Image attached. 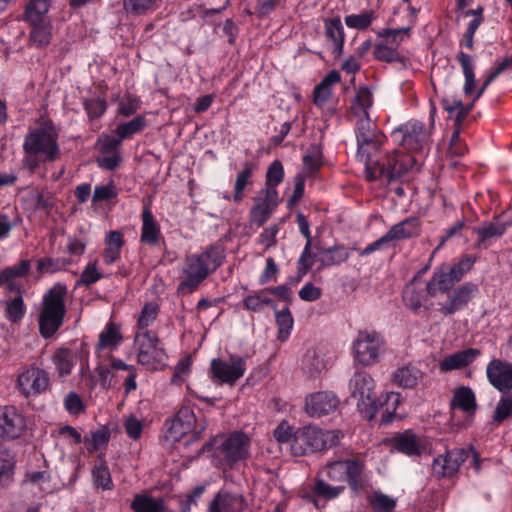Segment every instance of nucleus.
<instances>
[{"label": "nucleus", "instance_id": "obj_44", "mask_svg": "<svg viewBox=\"0 0 512 512\" xmlns=\"http://www.w3.org/2000/svg\"><path fill=\"white\" fill-rule=\"evenodd\" d=\"M320 254V267L340 264L349 256L347 249L340 246H334L327 249L321 248Z\"/></svg>", "mask_w": 512, "mask_h": 512}, {"label": "nucleus", "instance_id": "obj_2", "mask_svg": "<svg viewBox=\"0 0 512 512\" xmlns=\"http://www.w3.org/2000/svg\"><path fill=\"white\" fill-rule=\"evenodd\" d=\"M224 258V249L219 245L210 246L200 254L186 256L182 269L186 279L180 282L177 292L180 293L184 289L192 292L197 289L210 273L222 265Z\"/></svg>", "mask_w": 512, "mask_h": 512}, {"label": "nucleus", "instance_id": "obj_11", "mask_svg": "<svg viewBox=\"0 0 512 512\" xmlns=\"http://www.w3.org/2000/svg\"><path fill=\"white\" fill-rule=\"evenodd\" d=\"M346 489L342 484H328L321 475L313 480L310 491L304 492L302 498L320 510L325 508L326 502L337 498Z\"/></svg>", "mask_w": 512, "mask_h": 512}, {"label": "nucleus", "instance_id": "obj_46", "mask_svg": "<svg viewBox=\"0 0 512 512\" xmlns=\"http://www.w3.org/2000/svg\"><path fill=\"white\" fill-rule=\"evenodd\" d=\"M284 169L279 160H274L268 167L266 172L265 188L261 190L277 191L276 187L283 181Z\"/></svg>", "mask_w": 512, "mask_h": 512}, {"label": "nucleus", "instance_id": "obj_47", "mask_svg": "<svg viewBox=\"0 0 512 512\" xmlns=\"http://www.w3.org/2000/svg\"><path fill=\"white\" fill-rule=\"evenodd\" d=\"M255 165L252 162H245L244 169L238 173L234 185V201L240 202L243 199V191L253 174Z\"/></svg>", "mask_w": 512, "mask_h": 512}, {"label": "nucleus", "instance_id": "obj_60", "mask_svg": "<svg viewBox=\"0 0 512 512\" xmlns=\"http://www.w3.org/2000/svg\"><path fill=\"white\" fill-rule=\"evenodd\" d=\"M139 107V100L132 95H128L126 101L120 103L118 108V114L121 116L129 117L136 113Z\"/></svg>", "mask_w": 512, "mask_h": 512}, {"label": "nucleus", "instance_id": "obj_64", "mask_svg": "<svg viewBox=\"0 0 512 512\" xmlns=\"http://www.w3.org/2000/svg\"><path fill=\"white\" fill-rule=\"evenodd\" d=\"M279 268L272 257L266 259V267L259 278V283L264 285L272 279H276Z\"/></svg>", "mask_w": 512, "mask_h": 512}, {"label": "nucleus", "instance_id": "obj_13", "mask_svg": "<svg viewBox=\"0 0 512 512\" xmlns=\"http://www.w3.org/2000/svg\"><path fill=\"white\" fill-rule=\"evenodd\" d=\"M49 386L48 372L37 367L28 368L17 379V387L26 398L44 393Z\"/></svg>", "mask_w": 512, "mask_h": 512}, {"label": "nucleus", "instance_id": "obj_38", "mask_svg": "<svg viewBox=\"0 0 512 512\" xmlns=\"http://www.w3.org/2000/svg\"><path fill=\"white\" fill-rule=\"evenodd\" d=\"M51 0H30L23 14V19L27 23L41 22V20H50L48 11Z\"/></svg>", "mask_w": 512, "mask_h": 512}, {"label": "nucleus", "instance_id": "obj_21", "mask_svg": "<svg viewBox=\"0 0 512 512\" xmlns=\"http://www.w3.org/2000/svg\"><path fill=\"white\" fill-rule=\"evenodd\" d=\"M196 423V416L190 407H181L176 415L167 420V438L173 441H179L183 436L187 435L194 424Z\"/></svg>", "mask_w": 512, "mask_h": 512}, {"label": "nucleus", "instance_id": "obj_25", "mask_svg": "<svg viewBox=\"0 0 512 512\" xmlns=\"http://www.w3.org/2000/svg\"><path fill=\"white\" fill-rule=\"evenodd\" d=\"M392 441L394 449L407 456H420L424 449L419 437L411 430L397 433Z\"/></svg>", "mask_w": 512, "mask_h": 512}, {"label": "nucleus", "instance_id": "obj_5", "mask_svg": "<svg viewBox=\"0 0 512 512\" xmlns=\"http://www.w3.org/2000/svg\"><path fill=\"white\" fill-rule=\"evenodd\" d=\"M338 431H324L314 426L297 429L293 434L291 452L303 456L330 449L339 443Z\"/></svg>", "mask_w": 512, "mask_h": 512}, {"label": "nucleus", "instance_id": "obj_8", "mask_svg": "<svg viewBox=\"0 0 512 512\" xmlns=\"http://www.w3.org/2000/svg\"><path fill=\"white\" fill-rule=\"evenodd\" d=\"M135 342L138 344V363L156 369L165 365L168 355L156 332L146 330L142 334H136Z\"/></svg>", "mask_w": 512, "mask_h": 512}, {"label": "nucleus", "instance_id": "obj_30", "mask_svg": "<svg viewBox=\"0 0 512 512\" xmlns=\"http://www.w3.org/2000/svg\"><path fill=\"white\" fill-rule=\"evenodd\" d=\"M160 235V227L156 222L152 211L148 206H145L142 211L141 242L154 246L158 243Z\"/></svg>", "mask_w": 512, "mask_h": 512}, {"label": "nucleus", "instance_id": "obj_39", "mask_svg": "<svg viewBox=\"0 0 512 512\" xmlns=\"http://www.w3.org/2000/svg\"><path fill=\"white\" fill-rule=\"evenodd\" d=\"M404 305L410 311L418 313L423 306V302L427 300V294L424 289L417 288L415 284L408 283L402 292Z\"/></svg>", "mask_w": 512, "mask_h": 512}, {"label": "nucleus", "instance_id": "obj_41", "mask_svg": "<svg viewBox=\"0 0 512 512\" xmlns=\"http://www.w3.org/2000/svg\"><path fill=\"white\" fill-rule=\"evenodd\" d=\"M52 362L60 377H66L71 374L73 368V353L68 348H59L52 356Z\"/></svg>", "mask_w": 512, "mask_h": 512}, {"label": "nucleus", "instance_id": "obj_63", "mask_svg": "<svg viewBox=\"0 0 512 512\" xmlns=\"http://www.w3.org/2000/svg\"><path fill=\"white\" fill-rule=\"evenodd\" d=\"M293 434L292 428L286 421H282L273 432L274 438L280 443L292 444Z\"/></svg>", "mask_w": 512, "mask_h": 512}, {"label": "nucleus", "instance_id": "obj_18", "mask_svg": "<svg viewBox=\"0 0 512 512\" xmlns=\"http://www.w3.org/2000/svg\"><path fill=\"white\" fill-rule=\"evenodd\" d=\"M339 403L333 392L320 391L306 396L305 411L310 417H322L335 411Z\"/></svg>", "mask_w": 512, "mask_h": 512}, {"label": "nucleus", "instance_id": "obj_56", "mask_svg": "<svg viewBox=\"0 0 512 512\" xmlns=\"http://www.w3.org/2000/svg\"><path fill=\"white\" fill-rule=\"evenodd\" d=\"M64 407L71 415H78L85 411V405L76 392H69L64 399Z\"/></svg>", "mask_w": 512, "mask_h": 512}, {"label": "nucleus", "instance_id": "obj_54", "mask_svg": "<svg viewBox=\"0 0 512 512\" xmlns=\"http://www.w3.org/2000/svg\"><path fill=\"white\" fill-rule=\"evenodd\" d=\"M390 401H392V403H391L392 409H390L389 407L386 408V410L384 411V413L381 416V420H380V424L381 425H385L386 426V425H389V424H391L393 422L394 418L396 417L397 406L401 402L400 394L399 393H394V392H391L390 394H387L386 399L383 402V405L384 404L389 405Z\"/></svg>", "mask_w": 512, "mask_h": 512}, {"label": "nucleus", "instance_id": "obj_62", "mask_svg": "<svg viewBox=\"0 0 512 512\" xmlns=\"http://www.w3.org/2000/svg\"><path fill=\"white\" fill-rule=\"evenodd\" d=\"M125 431L127 435L133 439L137 440L140 438L143 430L142 423L134 416H130L126 419L124 423Z\"/></svg>", "mask_w": 512, "mask_h": 512}, {"label": "nucleus", "instance_id": "obj_52", "mask_svg": "<svg viewBox=\"0 0 512 512\" xmlns=\"http://www.w3.org/2000/svg\"><path fill=\"white\" fill-rule=\"evenodd\" d=\"M322 158L323 154L321 146L318 144H311L307 153L303 156V164L309 171L315 172L322 166Z\"/></svg>", "mask_w": 512, "mask_h": 512}, {"label": "nucleus", "instance_id": "obj_35", "mask_svg": "<svg viewBox=\"0 0 512 512\" xmlns=\"http://www.w3.org/2000/svg\"><path fill=\"white\" fill-rule=\"evenodd\" d=\"M422 377V372L414 366H403L392 374V382L404 389L414 388Z\"/></svg>", "mask_w": 512, "mask_h": 512}, {"label": "nucleus", "instance_id": "obj_45", "mask_svg": "<svg viewBox=\"0 0 512 512\" xmlns=\"http://www.w3.org/2000/svg\"><path fill=\"white\" fill-rule=\"evenodd\" d=\"M146 126V118L138 115L128 122L120 123L115 129V134L122 140L129 139L134 134L141 132Z\"/></svg>", "mask_w": 512, "mask_h": 512}, {"label": "nucleus", "instance_id": "obj_51", "mask_svg": "<svg viewBox=\"0 0 512 512\" xmlns=\"http://www.w3.org/2000/svg\"><path fill=\"white\" fill-rule=\"evenodd\" d=\"M26 307L22 296H17L6 302L5 315L13 323L19 322L25 315Z\"/></svg>", "mask_w": 512, "mask_h": 512}, {"label": "nucleus", "instance_id": "obj_12", "mask_svg": "<svg viewBox=\"0 0 512 512\" xmlns=\"http://www.w3.org/2000/svg\"><path fill=\"white\" fill-rule=\"evenodd\" d=\"M25 428V418L14 406H0V443L18 439Z\"/></svg>", "mask_w": 512, "mask_h": 512}, {"label": "nucleus", "instance_id": "obj_16", "mask_svg": "<svg viewBox=\"0 0 512 512\" xmlns=\"http://www.w3.org/2000/svg\"><path fill=\"white\" fill-rule=\"evenodd\" d=\"M476 262V256L464 255L457 262L453 264L443 263L437 267L442 279L439 281L442 284V288L451 289L455 283L462 280L464 275L469 272L474 263Z\"/></svg>", "mask_w": 512, "mask_h": 512}, {"label": "nucleus", "instance_id": "obj_42", "mask_svg": "<svg viewBox=\"0 0 512 512\" xmlns=\"http://www.w3.org/2000/svg\"><path fill=\"white\" fill-rule=\"evenodd\" d=\"M122 339V334L120 333L119 328L116 326V324L113 322H109L105 326V329L99 335L97 349L102 350L107 347L114 349L120 344Z\"/></svg>", "mask_w": 512, "mask_h": 512}, {"label": "nucleus", "instance_id": "obj_58", "mask_svg": "<svg viewBox=\"0 0 512 512\" xmlns=\"http://www.w3.org/2000/svg\"><path fill=\"white\" fill-rule=\"evenodd\" d=\"M158 306L153 303H147L144 305L141 315L138 319V327L140 329L147 328L152 321L157 317Z\"/></svg>", "mask_w": 512, "mask_h": 512}, {"label": "nucleus", "instance_id": "obj_9", "mask_svg": "<svg viewBox=\"0 0 512 512\" xmlns=\"http://www.w3.org/2000/svg\"><path fill=\"white\" fill-rule=\"evenodd\" d=\"M383 339L376 331L360 330L354 341V358L364 366L378 361L379 348Z\"/></svg>", "mask_w": 512, "mask_h": 512}, {"label": "nucleus", "instance_id": "obj_20", "mask_svg": "<svg viewBox=\"0 0 512 512\" xmlns=\"http://www.w3.org/2000/svg\"><path fill=\"white\" fill-rule=\"evenodd\" d=\"M489 383L501 393L512 390V364L500 359H492L486 369Z\"/></svg>", "mask_w": 512, "mask_h": 512}, {"label": "nucleus", "instance_id": "obj_4", "mask_svg": "<svg viewBox=\"0 0 512 512\" xmlns=\"http://www.w3.org/2000/svg\"><path fill=\"white\" fill-rule=\"evenodd\" d=\"M248 447L249 438L241 431H235L229 435L218 434L198 450L195 458L210 453L212 457L222 456L225 464L233 466L248 457Z\"/></svg>", "mask_w": 512, "mask_h": 512}, {"label": "nucleus", "instance_id": "obj_50", "mask_svg": "<svg viewBox=\"0 0 512 512\" xmlns=\"http://www.w3.org/2000/svg\"><path fill=\"white\" fill-rule=\"evenodd\" d=\"M373 53L377 60L387 63L399 62L404 64L407 60L395 48L388 47L385 44H376Z\"/></svg>", "mask_w": 512, "mask_h": 512}, {"label": "nucleus", "instance_id": "obj_57", "mask_svg": "<svg viewBox=\"0 0 512 512\" xmlns=\"http://www.w3.org/2000/svg\"><path fill=\"white\" fill-rule=\"evenodd\" d=\"M102 278V274L98 272L96 269V262L93 264H89L86 266V268L82 271L80 275V279L77 281V286L84 285V286H90L100 280Z\"/></svg>", "mask_w": 512, "mask_h": 512}, {"label": "nucleus", "instance_id": "obj_10", "mask_svg": "<svg viewBox=\"0 0 512 512\" xmlns=\"http://www.w3.org/2000/svg\"><path fill=\"white\" fill-rule=\"evenodd\" d=\"M394 138L403 148L417 152L423 148L426 140L425 126L420 121H409L395 128L391 132Z\"/></svg>", "mask_w": 512, "mask_h": 512}, {"label": "nucleus", "instance_id": "obj_36", "mask_svg": "<svg viewBox=\"0 0 512 512\" xmlns=\"http://www.w3.org/2000/svg\"><path fill=\"white\" fill-rule=\"evenodd\" d=\"M15 466V454L7 448H0V486L7 487L12 483Z\"/></svg>", "mask_w": 512, "mask_h": 512}, {"label": "nucleus", "instance_id": "obj_49", "mask_svg": "<svg viewBox=\"0 0 512 512\" xmlns=\"http://www.w3.org/2000/svg\"><path fill=\"white\" fill-rule=\"evenodd\" d=\"M510 417H512V394H506L496 404L492 419L499 425Z\"/></svg>", "mask_w": 512, "mask_h": 512}, {"label": "nucleus", "instance_id": "obj_37", "mask_svg": "<svg viewBox=\"0 0 512 512\" xmlns=\"http://www.w3.org/2000/svg\"><path fill=\"white\" fill-rule=\"evenodd\" d=\"M325 35L333 43L334 55L340 56L343 51L344 32L340 18H331L325 21Z\"/></svg>", "mask_w": 512, "mask_h": 512}, {"label": "nucleus", "instance_id": "obj_43", "mask_svg": "<svg viewBox=\"0 0 512 512\" xmlns=\"http://www.w3.org/2000/svg\"><path fill=\"white\" fill-rule=\"evenodd\" d=\"M367 501L374 512H394L397 503L396 499L380 491L368 494Z\"/></svg>", "mask_w": 512, "mask_h": 512}, {"label": "nucleus", "instance_id": "obj_14", "mask_svg": "<svg viewBox=\"0 0 512 512\" xmlns=\"http://www.w3.org/2000/svg\"><path fill=\"white\" fill-rule=\"evenodd\" d=\"M468 457L464 448L448 450L445 454L436 457L432 464V472L438 479L451 477L458 472Z\"/></svg>", "mask_w": 512, "mask_h": 512}, {"label": "nucleus", "instance_id": "obj_53", "mask_svg": "<svg viewBox=\"0 0 512 512\" xmlns=\"http://www.w3.org/2000/svg\"><path fill=\"white\" fill-rule=\"evenodd\" d=\"M92 476L97 487H101L104 490H111L113 488L111 474L104 461L93 468Z\"/></svg>", "mask_w": 512, "mask_h": 512}, {"label": "nucleus", "instance_id": "obj_55", "mask_svg": "<svg viewBox=\"0 0 512 512\" xmlns=\"http://www.w3.org/2000/svg\"><path fill=\"white\" fill-rule=\"evenodd\" d=\"M84 108L90 118H99L107 108V102L103 98H91L84 102Z\"/></svg>", "mask_w": 512, "mask_h": 512}, {"label": "nucleus", "instance_id": "obj_27", "mask_svg": "<svg viewBox=\"0 0 512 512\" xmlns=\"http://www.w3.org/2000/svg\"><path fill=\"white\" fill-rule=\"evenodd\" d=\"M450 407L452 409L458 408L469 415H474L478 407L475 393L468 386L455 388L450 401Z\"/></svg>", "mask_w": 512, "mask_h": 512}, {"label": "nucleus", "instance_id": "obj_32", "mask_svg": "<svg viewBox=\"0 0 512 512\" xmlns=\"http://www.w3.org/2000/svg\"><path fill=\"white\" fill-rule=\"evenodd\" d=\"M134 512H170L162 497L154 498L148 494H136L130 504Z\"/></svg>", "mask_w": 512, "mask_h": 512}, {"label": "nucleus", "instance_id": "obj_48", "mask_svg": "<svg viewBox=\"0 0 512 512\" xmlns=\"http://www.w3.org/2000/svg\"><path fill=\"white\" fill-rule=\"evenodd\" d=\"M275 318L276 323L279 327L278 339L283 342L287 339L288 335L290 334L294 322L288 306H286L280 311L276 310Z\"/></svg>", "mask_w": 512, "mask_h": 512}, {"label": "nucleus", "instance_id": "obj_24", "mask_svg": "<svg viewBox=\"0 0 512 512\" xmlns=\"http://www.w3.org/2000/svg\"><path fill=\"white\" fill-rule=\"evenodd\" d=\"M420 233V221L417 217H408L393 225L383 236L387 243L400 241L418 236Z\"/></svg>", "mask_w": 512, "mask_h": 512}, {"label": "nucleus", "instance_id": "obj_17", "mask_svg": "<svg viewBox=\"0 0 512 512\" xmlns=\"http://www.w3.org/2000/svg\"><path fill=\"white\" fill-rule=\"evenodd\" d=\"M478 291V286L474 283L467 282L462 284L448 294L446 303L441 305L439 311L444 316L455 314L466 307Z\"/></svg>", "mask_w": 512, "mask_h": 512}, {"label": "nucleus", "instance_id": "obj_29", "mask_svg": "<svg viewBox=\"0 0 512 512\" xmlns=\"http://www.w3.org/2000/svg\"><path fill=\"white\" fill-rule=\"evenodd\" d=\"M341 81V75L337 70H331L324 78L314 87L313 90V103L322 107L326 104L332 94V86Z\"/></svg>", "mask_w": 512, "mask_h": 512}, {"label": "nucleus", "instance_id": "obj_59", "mask_svg": "<svg viewBox=\"0 0 512 512\" xmlns=\"http://www.w3.org/2000/svg\"><path fill=\"white\" fill-rule=\"evenodd\" d=\"M154 0H124V9L132 14H142L153 4Z\"/></svg>", "mask_w": 512, "mask_h": 512}, {"label": "nucleus", "instance_id": "obj_22", "mask_svg": "<svg viewBox=\"0 0 512 512\" xmlns=\"http://www.w3.org/2000/svg\"><path fill=\"white\" fill-rule=\"evenodd\" d=\"M511 225L512 220L503 222L500 217H497L493 222H485L482 227L474 228L473 232L478 235L475 247L487 249L491 245L492 239L500 238Z\"/></svg>", "mask_w": 512, "mask_h": 512}, {"label": "nucleus", "instance_id": "obj_1", "mask_svg": "<svg viewBox=\"0 0 512 512\" xmlns=\"http://www.w3.org/2000/svg\"><path fill=\"white\" fill-rule=\"evenodd\" d=\"M373 96L368 86H362L354 95V133L357 142L356 160L363 164L365 178L369 182L386 181L387 184L401 180L415 163V158L402 156L398 152L388 154L381 162L376 159L386 139L377 123L369 116L368 109Z\"/></svg>", "mask_w": 512, "mask_h": 512}, {"label": "nucleus", "instance_id": "obj_26", "mask_svg": "<svg viewBox=\"0 0 512 512\" xmlns=\"http://www.w3.org/2000/svg\"><path fill=\"white\" fill-rule=\"evenodd\" d=\"M480 350L476 348H468L457 351L445 357L439 364L442 372H448L456 369L464 368L470 365L478 356Z\"/></svg>", "mask_w": 512, "mask_h": 512}, {"label": "nucleus", "instance_id": "obj_19", "mask_svg": "<svg viewBox=\"0 0 512 512\" xmlns=\"http://www.w3.org/2000/svg\"><path fill=\"white\" fill-rule=\"evenodd\" d=\"M231 363L220 359L211 361V371L214 377L223 383L234 384L245 372V360L240 356H231Z\"/></svg>", "mask_w": 512, "mask_h": 512}, {"label": "nucleus", "instance_id": "obj_3", "mask_svg": "<svg viewBox=\"0 0 512 512\" xmlns=\"http://www.w3.org/2000/svg\"><path fill=\"white\" fill-rule=\"evenodd\" d=\"M66 295V285L58 282L43 296L42 309L38 317L39 332L43 338L53 337L63 325Z\"/></svg>", "mask_w": 512, "mask_h": 512}, {"label": "nucleus", "instance_id": "obj_31", "mask_svg": "<svg viewBox=\"0 0 512 512\" xmlns=\"http://www.w3.org/2000/svg\"><path fill=\"white\" fill-rule=\"evenodd\" d=\"M301 368L309 378L318 377L326 370L324 355L314 348L308 349L302 358Z\"/></svg>", "mask_w": 512, "mask_h": 512}, {"label": "nucleus", "instance_id": "obj_28", "mask_svg": "<svg viewBox=\"0 0 512 512\" xmlns=\"http://www.w3.org/2000/svg\"><path fill=\"white\" fill-rule=\"evenodd\" d=\"M325 472L334 484L344 485L347 483L352 486V459L347 458L328 463Z\"/></svg>", "mask_w": 512, "mask_h": 512}, {"label": "nucleus", "instance_id": "obj_6", "mask_svg": "<svg viewBox=\"0 0 512 512\" xmlns=\"http://www.w3.org/2000/svg\"><path fill=\"white\" fill-rule=\"evenodd\" d=\"M374 388V380L368 373H354V398H357V410L361 417L368 421L374 419L383 406V401L376 397Z\"/></svg>", "mask_w": 512, "mask_h": 512}, {"label": "nucleus", "instance_id": "obj_34", "mask_svg": "<svg viewBox=\"0 0 512 512\" xmlns=\"http://www.w3.org/2000/svg\"><path fill=\"white\" fill-rule=\"evenodd\" d=\"M320 247L313 245L312 240H306L305 247L298 259V280H301L312 268L314 262H319Z\"/></svg>", "mask_w": 512, "mask_h": 512}, {"label": "nucleus", "instance_id": "obj_7", "mask_svg": "<svg viewBox=\"0 0 512 512\" xmlns=\"http://www.w3.org/2000/svg\"><path fill=\"white\" fill-rule=\"evenodd\" d=\"M24 152L32 157L39 154L45 155V161L53 162L60 156L57 144V133H50L46 128H38L26 135Z\"/></svg>", "mask_w": 512, "mask_h": 512}, {"label": "nucleus", "instance_id": "obj_15", "mask_svg": "<svg viewBox=\"0 0 512 512\" xmlns=\"http://www.w3.org/2000/svg\"><path fill=\"white\" fill-rule=\"evenodd\" d=\"M254 204L250 210V222L262 227L278 206V192L260 190L253 198Z\"/></svg>", "mask_w": 512, "mask_h": 512}, {"label": "nucleus", "instance_id": "obj_61", "mask_svg": "<svg viewBox=\"0 0 512 512\" xmlns=\"http://www.w3.org/2000/svg\"><path fill=\"white\" fill-rule=\"evenodd\" d=\"M298 295L303 301L313 302L321 297L322 291L319 287H316L311 282H308L300 289Z\"/></svg>", "mask_w": 512, "mask_h": 512}, {"label": "nucleus", "instance_id": "obj_23", "mask_svg": "<svg viewBox=\"0 0 512 512\" xmlns=\"http://www.w3.org/2000/svg\"><path fill=\"white\" fill-rule=\"evenodd\" d=\"M245 507L246 501L242 494L220 491L210 502L208 512H242Z\"/></svg>", "mask_w": 512, "mask_h": 512}, {"label": "nucleus", "instance_id": "obj_33", "mask_svg": "<svg viewBox=\"0 0 512 512\" xmlns=\"http://www.w3.org/2000/svg\"><path fill=\"white\" fill-rule=\"evenodd\" d=\"M31 26L29 43L38 48L46 47L50 44L52 38L51 20H41V22L28 23Z\"/></svg>", "mask_w": 512, "mask_h": 512}, {"label": "nucleus", "instance_id": "obj_40", "mask_svg": "<svg viewBox=\"0 0 512 512\" xmlns=\"http://www.w3.org/2000/svg\"><path fill=\"white\" fill-rule=\"evenodd\" d=\"M457 60L459 61L460 65L462 67L464 78H465V83H464V88H463L464 94L471 95L472 93L475 92V74H474V66L472 63V58L470 55L466 54L465 52L460 51L457 55Z\"/></svg>", "mask_w": 512, "mask_h": 512}]
</instances>
